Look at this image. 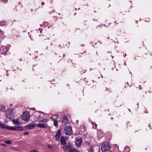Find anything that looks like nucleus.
Returning a JSON list of instances; mask_svg holds the SVG:
<instances>
[{
  "mask_svg": "<svg viewBox=\"0 0 152 152\" xmlns=\"http://www.w3.org/2000/svg\"><path fill=\"white\" fill-rule=\"evenodd\" d=\"M110 146L106 142L103 143L101 146L102 150L103 152L110 151Z\"/></svg>",
  "mask_w": 152,
  "mask_h": 152,
  "instance_id": "1",
  "label": "nucleus"
},
{
  "mask_svg": "<svg viewBox=\"0 0 152 152\" xmlns=\"http://www.w3.org/2000/svg\"><path fill=\"white\" fill-rule=\"evenodd\" d=\"M64 132L66 135H70L72 134V128L69 126H66L64 128Z\"/></svg>",
  "mask_w": 152,
  "mask_h": 152,
  "instance_id": "2",
  "label": "nucleus"
},
{
  "mask_svg": "<svg viewBox=\"0 0 152 152\" xmlns=\"http://www.w3.org/2000/svg\"><path fill=\"white\" fill-rule=\"evenodd\" d=\"M72 144L71 143H69L67 145H64L63 147V148L64 149L66 152H72L74 149L72 148Z\"/></svg>",
  "mask_w": 152,
  "mask_h": 152,
  "instance_id": "3",
  "label": "nucleus"
},
{
  "mask_svg": "<svg viewBox=\"0 0 152 152\" xmlns=\"http://www.w3.org/2000/svg\"><path fill=\"white\" fill-rule=\"evenodd\" d=\"M22 118L25 121H28L30 118V114L29 112H26L23 113L22 116Z\"/></svg>",
  "mask_w": 152,
  "mask_h": 152,
  "instance_id": "4",
  "label": "nucleus"
},
{
  "mask_svg": "<svg viewBox=\"0 0 152 152\" xmlns=\"http://www.w3.org/2000/svg\"><path fill=\"white\" fill-rule=\"evenodd\" d=\"M9 49L7 47L2 46L0 48V52L1 53L5 55L8 51Z\"/></svg>",
  "mask_w": 152,
  "mask_h": 152,
  "instance_id": "5",
  "label": "nucleus"
},
{
  "mask_svg": "<svg viewBox=\"0 0 152 152\" xmlns=\"http://www.w3.org/2000/svg\"><path fill=\"white\" fill-rule=\"evenodd\" d=\"M69 123L68 118L66 116L63 117L62 119V124H63L66 125Z\"/></svg>",
  "mask_w": 152,
  "mask_h": 152,
  "instance_id": "6",
  "label": "nucleus"
},
{
  "mask_svg": "<svg viewBox=\"0 0 152 152\" xmlns=\"http://www.w3.org/2000/svg\"><path fill=\"white\" fill-rule=\"evenodd\" d=\"M82 140L81 138L77 139L76 140L75 144L77 147H80L82 145Z\"/></svg>",
  "mask_w": 152,
  "mask_h": 152,
  "instance_id": "7",
  "label": "nucleus"
},
{
  "mask_svg": "<svg viewBox=\"0 0 152 152\" xmlns=\"http://www.w3.org/2000/svg\"><path fill=\"white\" fill-rule=\"evenodd\" d=\"M61 129H59L58 130V131L57 132L56 136H55V139L56 140H59L60 139V137H61Z\"/></svg>",
  "mask_w": 152,
  "mask_h": 152,
  "instance_id": "8",
  "label": "nucleus"
},
{
  "mask_svg": "<svg viewBox=\"0 0 152 152\" xmlns=\"http://www.w3.org/2000/svg\"><path fill=\"white\" fill-rule=\"evenodd\" d=\"M36 126V124L34 123L32 124H28L27 125L24 126L26 129H33Z\"/></svg>",
  "mask_w": 152,
  "mask_h": 152,
  "instance_id": "9",
  "label": "nucleus"
},
{
  "mask_svg": "<svg viewBox=\"0 0 152 152\" xmlns=\"http://www.w3.org/2000/svg\"><path fill=\"white\" fill-rule=\"evenodd\" d=\"M47 124H37V127H39L41 128L44 129L47 127Z\"/></svg>",
  "mask_w": 152,
  "mask_h": 152,
  "instance_id": "10",
  "label": "nucleus"
},
{
  "mask_svg": "<svg viewBox=\"0 0 152 152\" xmlns=\"http://www.w3.org/2000/svg\"><path fill=\"white\" fill-rule=\"evenodd\" d=\"M23 128L22 126H14V131H20L23 130Z\"/></svg>",
  "mask_w": 152,
  "mask_h": 152,
  "instance_id": "11",
  "label": "nucleus"
},
{
  "mask_svg": "<svg viewBox=\"0 0 152 152\" xmlns=\"http://www.w3.org/2000/svg\"><path fill=\"white\" fill-rule=\"evenodd\" d=\"M61 142L62 145H64L66 143L65 139L63 136H62L61 138Z\"/></svg>",
  "mask_w": 152,
  "mask_h": 152,
  "instance_id": "12",
  "label": "nucleus"
},
{
  "mask_svg": "<svg viewBox=\"0 0 152 152\" xmlns=\"http://www.w3.org/2000/svg\"><path fill=\"white\" fill-rule=\"evenodd\" d=\"M51 118L53 119V121H54V125L55 126H58V121L56 119H53V117H51Z\"/></svg>",
  "mask_w": 152,
  "mask_h": 152,
  "instance_id": "13",
  "label": "nucleus"
},
{
  "mask_svg": "<svg viewBox=\"0 0 152 152\" xmlns=\"http://www.w3.org/2000/svg\"><path fill=\"white\" fill-rule=\"evenodd\" d=\"M5 128L8 130L14 131V126H7Z\"/></svg>",
  "mask_w": 152,
  "mask_h": 152,
  "instance_id": "14",
  "label": "nucleus"
},
{
  "mask_svg": "<svg viewBox=\"0 0 152 152\" xmlns=\"http://www.w3.org/2000/svg\"><path fill=\"white\" fill-rule=\"evenodd\" d=\"M7 117L9 119H12L14 117V115L12 113H9L7 115Z\"/></svg>",
  "mask_w": 152,
  "mask_h": 152,
  "instance_id": "15",
  "label": "nucleus"
},
{
  "mask_svg": "<svg viewBox=\"0 0 152 152\" xmlns=\"http://www.w3.org/2000/svg\"><path fill=\"white\" fill-rule=\"evenodd\" d=\"M12 122L15 124H18L19 122V120L18 119H14L12 120Z\"/></svg>",
  "mask_w": 152,
  "mask_h": 152,
  "instance_id": "16",
  "label": "nucleus"
},
{
  "mask_svg": "<svg viewBox=\"0 0 152 152\" xmlns=\"http://www.w3.org/2000/svg\"><path fill=\"white\" fill-rule=\"evenodd\" d=\"M0 110L1 111L4 112L5 110V107L2 105L0 106Z\"/></svg>",
  "mask_w": 152,
  "mask_h": 152,
  "instance_id": "17",
  "label": "nucleus"
},
{
  "mask_svg": "<svg viewBox=\"0 0 152 152\" xmlns=\"http://www.w3.org/2000/svg\"><path fill=\"white\" fill-rule=\"evenodd\" d=\"M48 120L47 119H45L42 120H40V122H43V123H46L47 121H48Z\"/></svg>",
  "mask_w": 152,
  "mask_h": 152,
  "instance_id": "18",
  "label": "nucleus"
},
{
  "mask_svg": "<svg viewBox=\"0 0 152 152\" xmlns=\"http://www.w3.org/2000/svg\"><path fill=\"white\" fill-rule=\"evenodd\" d=\"M92 124L93 126V127L94 128H96L97 127V124H96L94 122H92Z\"/></svg>",
  "mask_w": 152,
  "mask_h": 152,
  "instance_id": "19",
  "label": "nucleus"
},
{
  "mask_svg": "<svg viewBox=\"0 0 152 152\" xmlns=\"http://www.w3.org/2000/svg\"><path fill=\"white\" fill-rule=\"evenodd\" d=\"M5 143L6 144H11V142L9 140H6L5 141Z\"/></svg>",
  "mask_w": 152,
  "mask_h": 152,
  "instance_id": "20",
  "label": "nucleus"
},
{
  "mask_svg": "<svg viewBox=\"0 0 152 152\" xmlns=\"http://www.w3.org/2000/svg\"><path fill=\"white\" fill-rule=\"evenodd\" d=\"M5 128V126L4 124H0V128L4 129Z\"/></svg>",
  "mask_w": 152,
  "mask_h": 152,
  "instance_id": "21",
  "label": "nucleus"
},
{
  "mask_svg": "<svg viewBox=\"0 0 152 152\" xmlns=\"http://www.w3.org/2000/svg\"><path fill=\"white\" fill-rule=\"evenodd\" d=\"M72 152H80L75 149H74L72 151Z\"/></svg>",
  "mask_w": 152,
  "mask_h": 152,
  "instance_id": "22",
  "label": "nucleus"
},
{
  "mask_svg": "<svg viewBox=\"0 0 152 152\" xmlns=\"http://www.w3.org/2000/svg\"><path fill=\"white\" fill-rule=\"evenodd\" d=\"M24 134L26 135H28L29 134V133L27 132L24 133Z\"/></svg>",
  "mask_w": 152,
  "mask_h": 152,
  "instance_id": "23",
  "label": "nucleus"
},
{
  "mask_svg": "<svg viewBox=\"0 0 152 152\" xmlns=\"http://www.w3.org/2000/svg\"><path fill=\"white\" fill-rule=\"evenodd\" d=\"M30 152H38V151L35 150H31Z\"/></svg>",
  "mask_w": 152,
  "mask_h": 152,
  "instance_id": "24",
  "label": "nucleus"
},
{
  "mask_svg": "<svg viewBox=\"0 0 152 152\" xmlns=\"http://www.w3.org/2000/svg\"><path fill=\"white\" fill-rule=\"evenodd\" d=\"M90 152H94L93 148L91 147L90 149Z\"/></svg>",
  "mask_w": 152,
  "mask_h": 152,
  "instance_id": "25",
  "label": "nucleus"
},
{
  "mask_svg": "<svg viewBox=\"0 0 152 152\" xmlns=\"http://www.w3.org/2000/svg\"><path fill=\"white\" fill-rule=\"evenodd\" d=\"M151 69H152V66H151V67H150L149 68L148 70L150 71H151Z\"/></svg>",
  "mask_w": 152,
  "mask_h": 152,
  "instance_id": "26",
  "label": "nucleus"
},
{
  "mask_svg": "<svg viewBox=\"0 0 152 152\" xmlns=\"http://www.w3.org/2000/svg\"><path fill=\"white\" fill-rule=\"evenodd\" d=\"M48 147L49 148H51V146L50 145H48Z\"/></svg>",
  "mask_w": 152,
  "mask_h": 152,
  "instance_id": "27",
  "label": "nucleus"
},
{
  "mask_svg": "<svg viewBox=\"0 0 152 152\" xmlns=\"http://www.w3.org/2000/svg\"><path fill=\"white\" fill-rule=\"evenodd\" d=\"M45 4V3L44 2H42V3H41V4L42 5H43L44 4Z\"/></svg>",
  "mask_w": 152,
  "mask_h": 152,
  "instance_id": "28",
  "label": "nucleus"
},
{
  "mask_svg": "<svg viewBox=\"0 0 152 152\" xmlns=\"http://www.w3.org/2000/svg\"><path fill=\"white\" fill-rule=\"evenodd\" d=\"M80 73H81L82 74H83V73H84L85 72L84 71H83V72H82V71L81 72V71H80Z\"/></svg>",
  "mask_w": 152,
  "mask_h": 152,
  "instance_id": "29",
  "label": "nucleus"
},
{
  "mask_svg": "<svg viewBox=\"0 0 152 152\" xmlns=\"http://www.w3.org/2000/svg\"><path fill=\"white\" fill-rule=\"evenodd\" d=\"M2 145H4V146H5V145H4V144H2Z\"/></svg>",
  "mask_w": 152,
  "mask_h": 152,
  "instance_id": "30",
  "label": "nucleus"
},
{
  "mask_svg": "<svg viewBox=\"0 0 152 152\" xmlns=\"http://www.w3.org/2000/svg\"><path fill=\"white\" fill-rule=\"evenodd\" d=\"M111 56H112V58H113V56L111 55Z\"/></svg>",
  "mask_w": 152,
  "mask_h": 152,
  "instance_id": "31",
  "label": "nucleus"
},
{
  "mask_svg": "<svg viewBox=\"0 0 152 152\" xmlns=\"http://www.w3.org/2000/svg\"><path fill=\"white\" fill-rule=\"evenodd\" d=\"M111 119H113V117H112V118H111Z\"/></svg>",
  "mask_w": 152,
  "mask_h": 152,
  "instance_id": "32",
  "label": "nucleus"
},
{
  "mask_svg": "<svg viewBox=\"0 0 152 152\" xmlns=\"http://www.w3.org/2000/svg\"><path fill=\"white\" fill-rule=\"evenodd\" d=\"M76 121H77V122H78V120H77Z\"/></svg>",
  "mask_w": 152,
  "mask_h": 152,
  "instance_id": "33",
  "label": "nucleus"
},
{
  "mask_svg": "<svg viewBox=\"0 0 152 152\" xmlns=\"http://www.w3.org/2000/svg\"><path fill=\"white\" fill-rule=\"evenodd\" d=\"M129 110L130 112H131V111H130V109H129Z\"/></svg>",
  "mask_w": 152,
  "mask_h": 152,
  "instance_id": "34",
  "label": "nucleus"
},
{
  "mask_svg": "<svg viewBox=\"0 0 152 152\" xmlns=\"http://www.w3.org/2000/svg\"><path fill=\"white\" fill-rule=\"evenodd\" d=\"M55 115H53V117L54 116H55Z\"/></svg>",
  "mask_w": 152,
  "mask_h": 152,
  "instance_id": "35",
  "label": "nucleus"
},
{
  "mask_svg": "<svg viewBox=\"0 0 152 152\" xmlns=\"http://www.w3.org/2000/svg\"><path fill=\"white\" fill-rule=\"evenodd\" d=\"M82 46H84V45H82Z\"/></svg>",
  "mask_w": 152,
  "mask_h": 152,
  "instance_id": "36",
  "label": "nucleus"
},
{
  "mask_svg": "<svg viewBox=\"0 0 152 152\" xmlns=\"http://www.w3.org/2000/svg\"><path fill=\"white\" fill-rule=\"evenodd\" d=\"M109 6H110V4H109Z\"/></svg>",
  "mask_w": 152,
  "mask_h": 152,
  "instance_id": "37",
  "label": "nucleus"
},
{
  "mask_svg": "<svg viewBox=\"0 0 152 152\" xmlns=\"http://www.w3.org/2000/svg\"><path fill=\"white\" fill-rule=\"evenodd\" d=\"M65 56L64 54L63 56Z\"/></svg>",
  "mask_w": 152,
  "mask_h": 152,
  "instance_id": "38",
  "label": "nucleus"
}]
</instances>
